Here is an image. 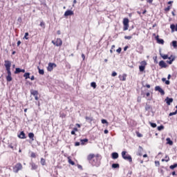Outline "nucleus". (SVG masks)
I'll use <instances>...</instances> for the list:
<instances>
[{
    "label": "nucleus",
    "instance_id": "obj_43",
    "mask_svg": "<svg viewBox=\"0 0 177 177\" xmlns=\"http://www.w3.org/2000/svg\"><path fill=\"white\" fill-rule=\"evenodd\" d=\"M25 39H28V32H26L24 35Z\"/></svg>",
    "mask_w": 177,
    "mask_h": 177
},
{
    "label": "nucleus",
    "instance_id": "obj_52",
    "mask_svg": "<svg viewBox=\"0 0 177 177\" xmlns=\"http://www.w3.org/2000/svg\"><path fill=\"white\" fill-rule=\"evenodd\" d=\"M165 158H166L165 160L166 162H168V161H169V157L166 156Z\"/></svg>",
    "mask_w": 177,
    "mask_h": 177
},
{
    "label": "nucleus",
    "instance_id": "obj_49",
    "mask_svg": "<svg viewBox=\"0 0 177 177\" xmlns=\"http://www.w3.org/2000/svg\"><path fill=\"white\" fill-rule=\"evenodd\" d=\"M31 157H32V158H35L36 156H35V153L32 152L31 153Z\"/></svg>",
    "mask_w": 177,
    "mask_h": 177
},
{
    "label": "nucleus",
    "instance_id": "obj_18",
    "mask_svg": "<svg viewBox=\"0 0 177 177\" xmlns=\"http://www.w3.org/2000/svg\"><path fill=\"white\" fill-rule=\"evenodd\" d=\"M30 93L31 95H32L33 96H38V91H35V90H31L30 91Z\"/></svg>",
    "mask_w": 177,
    "mask_h": 177
},
{
    "label": "nucleus",
    "instance_id": "obj_63",
    "mask_svg": "<svg viewBox=\"0 0 177 177\" xmlns=\"http://www.w3.org/2000/svg\"><path fill=\"white\" fill-rule=\"evenodd\" d=\"M77 168H79L80 169H82V166H81L80 165H79L77 166Z\"/></svg>",
    "mask_w": 177,
    "mask_h": 177
},
{
    "label": "nucleus",
    "instance_id": "obj_31",
    "mask_svg": "<svg viewBox=\"0 0 177 177\" xmlns=\"http://www.w3.org/2000/svg\"><path fill=\"white\" fill-rule=\"evenodd\" d=\"M149 124H150V125L152 128H156L157 127V124H156V123H153L151 122H149Z\"/></svg>",
    "mask_w": 177,
    "mask_h": 177
},
{
    "label": "nucleus",
    "instance_id": "obj_27",
    "mask_svg": "<svg viewBox=\"0 0 177 177\" xmlns=\"http://www.w3.org/2000/svg\"><path fill=\"white\" fill-rule=\"evenodd\" d=\"M86 120L88 121V122H92V121H93V118L86 116Z\"/></svg>",
    "mask_w": 177,
    "mask_h": 177
},
{
    "label": "nucleus",
    "instance_id": "obj_16",
    "mask_svg": "<svg viewBox=\"0 0 177 177\" xmlns=\"http://www.w3.org/2000/svg\"><path fill=\"white\" fill-rule=\"evenodd\" d=\"M18 136L20 139H26V133H24V131H21Z\"/></svg>",
    "mask_w": 177,
    "mask_h": 177
},
{
    "label": "nucleus",
    "instance_id": "obj_53",
    "mask_svg": "<svg viewBox=\"0 0 177 177\" xmlns=\"http://www.w3.org/2000/svg\"><path fill=\"white\" fill-rule=\"evenodd\" d=\"M155 164H156V165L158 166V167L160 166V162H158H158L156 161V162H155Z\"/></svg>",
    "mask_w": 177,
    "mask_h": 177
},
{
    "label": "nucleus",
    "instance_id": "obj_60",
    "mask_svg": "<svg viewBox=\"0 0 177 177\" xmlns=\"http://www.w3.org/2000/svg\"><path fill=\"white\" fill-rule=\"evenodd\" d=\"M165 84H166V85H169V80H166Z\"/></svg>",
    "mask_w": 177,
    "mask_h": 177
},
{
    "label": "nucleus",
    "instance_id": "obj_41",
    "mask_svg": "<svg viewBox=\"0 0 177 177\" xmlns=\"http://www.w3.org/2000/svg\"><path fill=\"white\" fill-rule=\"evenodd\" d=\"M86 142H88V139H86V138L81 140L82 145H84V143Z\"/></svg>",
    "mask_w": 177,
    "mask_h": 177
},
{
    "label": "nucleus",
    "instance_id": "obj_50",
    "mask_svg": "<svg viewBox=\"0 0 177 177\" xmlns=\"http://www.w3.org/2000/svg\"><path fill=\"white\" fill-rule=\"evenodd\" d=\"M121 48H119L118 49L116 50V52H118V53H121Z\"/></svg>",
    "mask_w": 177,
    "mask_h": 177
},
{
    "label": "nucleus",
    "instance_id": "obj_4",
    "mask_svg": "<svg viewBox=\"0 0 177 177\" xmlns=\"http://www.w3.org/2000/svg\"><path fill=\"white\" fill-rule=\"evenodd\" d=\"M23 169V165L21 163H17L14 167H13V172L15 174H17L19 171H21Z\"/></svg>",
    "mask_w": 177,
    "mask_h": 177
},
{
    "label": "nucleus",
    "instance_id": "obj_22",
    "mask_svg": "<svg viewBox=\"0 0 177 177\" xmlns=\"http://www.w3.org/2000/svg\"><path fill=\"white\" fill-rule=\"evenodd\" d=\"M6 80H7L8 82H10V81H12V75H8L6 76Z\"/></svg>",
    "mask_w": 177,
    "mask_h": 177
},
{
    "label": "nucleus",
    "instance_id": "obj_6",
    "mask_svg": "<svg viewBox=\"0 0 177 177\" xmlns=\"http://www.w3.org/2000/svg\"><path fill=\"white\" fill-rule=\"evenodd\" d=\"M52 44H53V45H55V46H62V45H63V41H62V39L58 38L57 39L56 41L53 40Z\"/></svg>",
    "mask_w": 177,
    "mask_h": 177
},
{
    "label": "nucleus",
    "instance_id": "obj_64",
    "mask_svg": "<svg viewBox=\"0 0 177 177\" xmlns=\"http://www.w3.org/2000/svg\"><path fill=\"white\" fill-rule=\"evenodd\" d=\"M35 100H38V95H35Z\"/></svg>",
    "mask_w": 177,
    "mask_h": 177
},
{
    "label": "nucleus",
    "instance_id": "obj_45",
    "mask_svg": "<svg viewBox=\"0 0 177 177\" xmlns=\"http://www.w3.org/2000/svg\"><path fill=\"white\" fill-rule=\"evenodd\" d=\"M102 124H107V120L102 119Z\"/></svg>",
    "mask_w": 177,
    "mask_h": 177
},
{
    "label": "nucleus",
    "instance_id": "obj_58",
    "mask_svg": "<svg viewBox=\"0 0 177 177\" xmlns=\"http://www.w3.org/2000/svg\"><path fill=\"white\" fill-rule=\"evenodd\" d=\"M20 44H21V41H18L17 43V46H20Z\"/></svg>",
    "mask_w": 177,
    "mask_h": 177
},
{
    "label": "nucleus",
    "instance_id": "obj_42",
    "mask_svg": "<svg viewBox=\"0 0 177 177\" xmlns=\"http://www.w3.org/2000/svg\"><path fill=\"white\" fill-rule=\"evenodd\" d=\"M125 39H132V36H124Z\"/></svg>",
    "mask_w": 177,
    "mask_h": 177
},
{
    "label": "nucleus",
    "instance_id": "obj_14",
    "mask_svg": "<svg viewBox=\"0 0 177 177\" xmlns=\"http://www.w3.org/2000/svg\"><path fill=\"white\" fill-rule=\"evenodd\" d=\"M96 157V156H95V154H89L87 157V159L88 161H92V160H93V158H95Z\"/></svg>",
    "mask_w": 177,
    "mask_h": 177
},
{
    "label": "nucleus",
    "instance_id": "obj_13",
    "mask_svg": "<svg viewBox=\"0 0 177 177\" xmlns=\"http://www.w3.org/2000/svg\"><path fill=\"white\" fill-rule=\"evenodd\" d=\"M156 39L158 44H160V45H164V39H159L158 35L156 37Z\"/></svg>",
    "mask_w": 177,
    "mask_h": 177
},
{
    "label": "nucleus",
    "instance_id": "obj_35",
    "mask_svg": "<svg viewBox=\"0 0 177 177\" xmlns=\"http://www.w3.org/2000/svg\"><path fill=\"white\" fill-rule=\"evenodd\" d=\"M171 44H172V46H174V48H176L177 41H173Z\"/></svg>",
    "mask_w": 177,
    "mask_h": 177
},
{
    "label": "nucleus",
    "instance_id": "obj_36",
    "mask_svg": "<svg viewBox=\"0 0 177 177\" xmlns=\"http://www.w3.org/2000/svg\"><path fill=\"white\" fill-rule=\"evenodd\" d=\"M176 167H177V163H175L173 165H171L169 167V168H170V169H175V168H176Z\"/></svg>",
    "mask_w": 177,
    "mask_h": 177
},
{
    "label": "nucleus",
    "instance_id": "obj_40",
    "mask_svg": "<svg viewBox=\"0 0 177 177\" xmlns=\"http://www.w3.org/2000/svg\"><path fill=\"white\" fill-rule=\"evenodd\" d=\"M41 165H45V164H46L45 159H44V158L41 159Z\"/></svg>",
    "mask_w": 177,
    "mask_h": 177
},
{
    "label": "nucleus",
    "instance_id": "obj_39",
    "mask_svg": "<svg viewBox=\"0 0 177 177\" xmlns=\"http://www.w3.org/2000/svg\"><path fill=\"white\" fill-rule=\"evenodd\" d=\"M162 129H164L163 125H160V126L158 127V131H162Z\"/></svg>",
    "mask_w": 177,
    "mask_h": 177
},
{
    "label": "nucleus",
    "instance_id": "obj_19",
    "mask_svg": "<svg viewBox=\"0 0 177 177\" xmlns=\"http://www.w3.org/2000/svg\"><path fill=\"white\" fill-rule=\"evenodd\" d=\"M175 59H176V57H172L171 59L167 61V63H168V64H172V62H174Z\"/></svg>",
    "mask_w": 177,
    "mask_h": 177
},
{
    "label": "nucleus",
    "instance_id": "obj_34",
    "mask_svg": "<svg viewBox=\"0 0 177 177\" xmlns=\"http://www.w3.org/2000/svg\"><path fill=\"white\" fill-rule=\"evenodd\" d=\"M68 162H69V164H71V165H75V162H74V161H72L70 158H68Z\"/></svg>",
    "mask_w": 177,
    "mask_h": 177
},
{
    "label": "nucleus",
    "instance_id": "obj_11",
    "mask_svg": "<svg viewBox=\"0 0 177 177\" xmlns=\"http://www.w3.org/2000/svg\"><path fill=\"white\" fill-rule=\"evenodd\" d=\"M165 102H166L167 106H171V104L172 103V102H174V99L169 98V97H167L165 99Z\"/></svg>",
    "mask_w": 177,
    "mask_h": 177
},
{
    "label": "nucleus",
    "instance_id": "obj_54",
    "mask_svg": "<svg viewBox=\"0 0 177 177\" xmlns=\"http://www.w3.org/2000/svg\"><path fill=\"white\" fill-rule=\"evenodd\" d=\"M30 80L31 81H34V80H35V77H34V75L31 76Z\"/></svg>",
    "mask_w": 177,
    "mask_h": 177
},
{
    "label": "nucleus",
    "instance_id": "obj_15",
    "mask_svg": "<svg viewBox=\"0 0 177 177\" xmlns=\"http://www.w3.org/2000/svg\"><path fill=\"white\" fill-rule=\"evenodd\" d=\"M111 156L113 160H117V158H118V153L117 152L112 153Z\"/></svg>",
    "mask_w": 177,
    "mask_h": 177
},
{
    "label": "nucleus",
    "instance_id": "obj_32",
    "mask_svg": "<svg viewBox=\"0 0 177 177\" xmlns=\"http://www.w3.org/2000/svg\"><path fill=\"white\" fill-rule=\"evenodd\" d=\"M39 70V74H41V75H44V71L43 69H40L39 67L37 68Z\"/></svg>",
    "mask_w": 177,
    "mask_h": 177
},
{
    "label": "nucleus",
    "instance_id": "obj_10",
    "mask_svg": "<svg viewBox=\"0 0 177 177\" xmlns=\"http://www.w3.org/2000/svg\"><path fill=\"white\" fill-rule=\"evenodd\" d=\"M159 66L162 68H167V67H168V66L167 65V63H165V62H164L163 60L159 62Z\"/></svg>",
    "mask_w": 177,
    "mask_h": 177
},
{
    "label": "nucleus",
    "instance_id": "obj_21",
    "mask_svg": "<svg viewBox=\"0 0 177 177\" xmlns=\"http://www.w3.org/2000/svg\"><path fill=\"white\" fill-rule=\"evenodd\" d=\"M120 81H126L127 80V74H124L122 77H120Z\"/></svg>",
    "mask_w": 177,
    "mask_h": 177
},
{
    "label": "nucleus",
    "instance_id": "obj_37",
    "mask_svg": "<svg viewBox=\"0 0 177 177\" xmlns=\"http://www.w3.org/2000/svg\"><path fill=\"white\" fill-rule=\"evenodd\" d=\"M141 66H144V67H146V66H147V62H146V61H142Z\"/></svg>",
    "mask_w": 177,
    "mask_h": 177
},
{
    "label": "nucleus",
    "instance_id": "obj_57",
    "mask_svg": "<svg viewBox=\"0 0 177 177\" xmlns=\"http://www.w3.org/2000/svg\"><path fill=\"white\" fill-rule=\"evenodd\" d=\"M8 147H10V149H12V150L14 149V147L12 145H8Z\"/></svg>",
    "mask_w": 177,
    "mask_h": 177
},
{
    "label": "nucleus",
    "instance_id": "obj_44",
    "mask_svg": "<svg viewBox=\"0 0 177 177\" xmlns=\"http://www.w3.org/2000/svg\"><path fill=\"white\" fill-rule=\"evenodd\" d=\"M40 26H41V27H43V28H45V23H44V22L41 21V22L40 23Z\"/></svg>",
    "mask_w": 177,
    "mask_h": 177
},
{
    "label": "nucleus",
    "instance_id": "obj_5",
    "mask_svg": "<svg viewBox=\"0 0 177 177\" xmlns=\"http://www.w3.org/2000/svg\"><path fill=\"white\" fill-rule=\"evenodd\" d=\"M123 26L124 31H127V30H128V28H129V19H128L127 18H124L123 19Z\"/></svg>",
    "mask_w": 177,
    "mask_h": 177
},
{
    "label": "nucleus",
    "instance_id": "obj_29",
    "mask_svg": "<svg viewBox=\"0 0 177 177\" xmlns=\"http://www.w3.org/2000/svg\"><path fill=\"white\" fill-rule=\"evenodd\" d=\"M160 56L164 60H167V59H168V55H167L160 54Z\"/></svg>",
    "mask_w": 177,
    "mask_h": 177
},
{
    "label": "nucleus",
    "instance_id": "obj_20",
    "mask_svg": "<svg viewBox=\"0 0 177 177\" xmlns=\"http://www.w3.org/2000/svg\"><path fill=\"white\" fill-rule=\"evenodd\" d=\"M166 140L167 142V145H170V146H172L174 145V142L171 140V138H168L166 139Z\"/></svg>",
    "mask_w": 177,
    "mask_h": 177
},
{
    "label": "nucleus",
    "instance_id": "obj_59",
    "mask_svg": "<svg viewBox=\"0 0 177 177\" xmlns=\"http://www.w3.org/2000/svg\"><path fill=\"white\" fill-rule=\"evenodd\" d=\"M168 5H171L172 3H174V1H168Z\"/></svg>",
    "mask_w": 177,
    "mask_h": 177
},
{
    "label": "nucleus",
    "instance_id": "obj_33",
    "mask_svg": "<svg viewBox=\"0 0 177 177\" xmlns=\"http://www.w3.org/2000/svg\"><path fill=\"white\" fill-rule=\"evenodd\" d=\"M146 68V66H139V70H140V71H145V68Z\"/></svg>",
    "mask_w": 177,
    "mask_h": 177
},
{
    "label": "nucleus",
    "instance_id": "obj_28",
    "mask_svg": "<svg viewBox=\"0 0 177 177\" xmlns=\"http://www.w3.org/2000/svg\"><path fill=\"white\" fill-rule=\"evenodd\" d=\"M28 137L30 139H32V140H34V134L33 133H28Z\"/></svg>",
    "mask_w": 177,
    "mask_h": 177
},
{
    "label": "nucleus",
    "instance_id": "obj_1",
    "mask_svg": "<svg viewBox=\"0 0 177 177\" xmlns=\"http://www.w3.org/2000/svg\"><path fill=\"white\" fill-rule=\"evenodd\" d=\"M90 164H91L93 167H100V158H99V155H96L95 158H93V160L90 161Z\"/></svg>",
    "mask_w": 177,
    "mask_h": 177
},
{
    "label": "nucleus",
    "instance_id": "obj_26",
    "mask_svg": "<svg viewBox=\"0 0 177 177\" xmlns=\"http://www.w3.org/2000/svg\"><path fill=\"white\" fill-rule=\"evenodd\" d=\"M145 110H146V111H150V110H151V106L147 104L145 106Z\"/></svg>",
    "mask_w": 177,
    "mask_h": 177
},
{
    "label": "nucleus",
    "instance_id": "obj_38",
    "mask_svg": "<svg viewBox=\"0 0 177 177\" xmlns=\"http://www.w3.org/2000/svg\"><path fill=\"white\" fill-rule=\"evenodd\" d=\"M177 114V110L174 112H171L169 114V117H171V115H176Z\"/></svg>",
    "mask_w": 177,
    "mask_h": 177
},
{
    "label": "nucleus",
    "instance_id": "obj_48",
    "mask_svg": "<svg viewBox=\"0 0 177 177\" xmlns=\"http://www.w3.org/2000/svg\"><path fill=\"white\" fill-rule=\"evenodd\" d=\"M111 76H112V77H115V76H117V73H116V72H113L112 74H111Z\"/></svg>",
    "mask_w": 177,
    "mask_h": 177
},
{
    "label": "nucleus",
    "instance_id": "obj_47",
    "mask_svg": "<svg viewBox=\"0 0 177 177\" xmlns=\"http://www.w3.org/2000/svg\"><path fill=\"white\" fill-rule=\"evenodd\" d=\"M170 28H171L172 30H175L176 26H175L174 24H172V25L170 26Z\"/></svg>",
    "mask_w": 177,
    "mask_h": 177
},
{
    "label": "nucleus",
    "instance_id": "obj_17",
    "mask_svg": "<svg viewBox=\"0 0 177 177\" xmlns=\"http://www.w3.org/2000/svg\"><path fill=\"white\" fill-rule=\"evenodd\" d=\"M142 151H143V148L142 147H139L138 152L137 153V156H142Z\"/></svg>",
    "mask_w": 177,
    "mask_h": 177
},
{
    "label": "nucleus",
    "instance_id": "obj_61",
    "mask_svg": "<svg viewBox=\"0 0 177 177\" xmlns=\"http://www.w3.org/2000/svg\"><path fill=\"white\" fill-rule=\"evenodd\" d=\"M82 57L83 60H85V55L82 54Z\"/></svg>",
    "mask_w": 177,
    "mask_h": 177
},
{
    "label": "nucleus",
    "instance_id": "obj_24",
    "mask_svg": "<svg viewBox=\"0 0 177 177\" xmlns=\"http://www.w3.org/2000/svg\"><path fill=\"white\" fill-rule=\"evenodd\" d=\"M32 169H37L38 168V166L36 165L35 163H31Z\"/></svg>",
    "mask_w": 177,
    "mask_h": 177
},
{
    "label": "nucleus",
    "instance_id": "obj_12",
    "mask_svg": "<svg viewBox=\"0 0 177 177\" xmlns=\"http://www.w3.org/2000/svg\"><path fill=\"white\" fill-rule=\"evenodd\" d=\"M19 73H26V70L20 69V68H16L15 74H19Z\"/></svg>",
    "mask_w": 177,
    "mask_h": 177
},
{
    "label": "nucleus",
    "instance_id": "obj_30",
    "mask_svg": "<svg viewBox=\"0 0 177 177\" xmlns=\"http://www.w3.org/2000/svg\"><path fill=\"white\" fill-rule=\"evenodd\" d=\"M91 86H92V88H93L94 89H96V82H91Z\"/></svg>",
    "mask_w": 177,
    "mask_h": 177
},
{
    "label": "nucleus",
    "instance_id": "obj_25",
    "mask_svg": "<svg viewBox=\"0 0 177 177\" xmlns=\"http://www.w3.org/2000/svg\"><path fill=\"white\" fill-rule=\"evenodd\" d=\"M112 168H114V169H115V168H120V165H119L118 163H113V164L112 165Z\"/></svg>",
    "mask_w": 177,
    "mask_h": 177
},
{
    "label": "nucleus",
    "instance_id": "obj_3",
    "mask_svg": "<svg viewBox=\"0 0 177 177\" xmlns=\"http://www.w3.org/2000/svg\"><path fill=\"white\" fill-rule=\"evenodd\" d=\"M122 157L124 160H127L129 162H132V157L130 155L127 154V151H123L122 152Z\"/></svg>",
    "mask_w": 177,
    "mask_h": 177
},
{
    "label": "nucleus",
    "instance_id": "obj_9",
    "mask_svg": "<svg viewBox=\"0 0 177 177\" xmlns=\"http://www.w3.org/2000/svg\"><path fill=\"white\" fill-rule=\"evenodd\" d=\"M73 15H74V12L71 10H68L64 13L65 17H67V16H73Z\"/></svg>",
    "mask_w": 177,
    "mask_h": 177
},
{
    "label": "nucleus",
    "instance_id": "obj_8",
    "mask_svg": "<svg viewBox=\"0 0 177 177\" xmlns=\"http://www.w3.org/2000/svg\"><path fill=\"white\" fill-rule=\"evenodd\" d=\"M155 91H158V92H160V93H161V95H165V92L164 91V90H162V88H161V87H160V86H156L155 87Z\"/></svg>",
    "mask_w": 177,
    "mask_h": 177
},
{
    "label": "nucleus",
    "instance_id": "obj_46",
    "mask_svg": "<svg viewBox=\"0 0 177 177\" xmlns=\"http://www.w3.org/2000/svg\"><path fill=\"white\" fill-rule=\"evenodd\" d=\"M171 9V6H168L167 8H166L165 9V10L166 11V12H169V10Z\"/></svg>",
    "mask_w": 177,
    "mask_h": 177
},
{
    "label": "nucleus",
    "instance_id": "obj_55",
    "mask_svg": "<svg viewBox=\"0 0 177 177\" xmlns=\"http://www.w3.org/2000/svg\"><path fill=\"white\" fill-rule=\"evenodd\" d=\"M80 142H77L75 143V146H80Z\"/></svg>",
    "mask_w": 177,
    "mask_h": 177
},
{
    "label": "nucleus",
    "instance_id": "obj_7",
    "mask_svg": "<svg viewBox=\"0 0 177 177\" xmlns=\"http://www.w3.org/2000/svg\"><path fill=\"white\" fill-rule=\"evenodd\" d=\"M55 67H57L56 64L50 62L48 63V66L47 67V70L48 71H53Z\"/></svg>",
    "mask_w": 177,
    "mask_h": 177
},
{
    "label": "nucleus",
    "instance_id": "obj_2",
    "mask_svg": "<svg viewBox=\"0 0 177 177\" xmlns=\"http://www.w3.org/2000/svg\"><path fill=\"white\" fill-rule=\"evenodd\" d=\"M4 66L6 68L8 75H12V72H10V67L12 66V62H10V61L6 60Z\"/></svg>",
    "mask_w": 177,
    "mask_h": 177
},
{
    "label": "nucleus",
    "instance_id": "obj_51",
    "mask_svg": "<svg viewBox=\"0 0 177 177\" xmlns=\"http://www.w3.org/2000/svg\"><path fill=\"white\" fill-rule=\"evenodd\" d=\"M172 57H175V55H171L169 57H168L167 59H169V60H172Z\"/></svg>",
    "mask_w": 177,
    "mask_h": 177
},
{
    "label": "nucleus",
    "instance_id": "obj_62",
    "mask_svg": "<svg viewBox=\"0 0 177 177\" xmlns=\"http://www.w3.org/2000/svg\"><path fill=\"white\" fill-rule=\"evenodd\" d=\"M71 135H75V131H73H73H71Z\"/></svg>",
    "mask_w": 177,
    "mask_h": 177
},
{
    "label": "nucleus",
    "instance_id": "obj_23",
    "mask_svg": "<svg viewBox=\"0 0 177 177\" xmlns=\"http://www.w3.org/2000/svg\"><path fill=\"white\" fill-rule=\"evenodd\" d=\"M24 77H25L26 80H28V78H30V73H24Z\"/></svg>",
    "mask_w": 177,
    "mask_h": 177
},
{
    "label": "nucleus",
    "instance_id": "obj_56",
    "mask_svg": "<svg viewBox=\"0 0 177 177\" xmlns=\"http://www.w3.org/2000/svg\"><path fill=\"white\" fill-rule=\"evenodd\" d=\"M104 133H105V134L109 133V130L105 129V130L104 131Z\"/></svg>",
    "mask_w": 177,
    "mask_h": 177
}]
</instances>
